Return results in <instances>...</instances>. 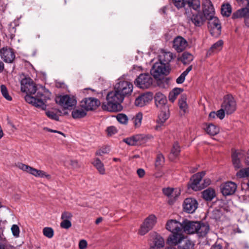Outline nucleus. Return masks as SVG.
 Returning a JSON list of instances; mask_svg holds the SVG:
<instances>
[{"label":"nucleus","instance_id":"cd10ccee","mask_svg":"<svg viewBox=\"0 0 249 249\" xmlns=\"http://www.w3.org/2000/svg\"><path fill=\"white\" fill-rule=\"evenodd\" d=\"M155 102L157 107H161L166 104L167 101L165 95L160 92H158L155 96Z\"/></svg>","mask_w":249,"mask_h":249},{"label":"nucleus","instance_id":"a18cd8bd","mask_svg":"<svg viewBox=\"0 0 249 249\" xmlns=\"http://www.w3.org/2000/svg\"><path fill=\"white\" fill-rule=\"evenodd\" d=\"M0 91L3 97L8 101H11L12 100V97L9 94L8 89L4 85L0 86Z\"/></svg>","mask_w":249,"mask_h":249},{"label":"nucleus","instance_id":"a211bd4d","mask_svg":"<svg viewBox=\"0 0 249 249\" xmlns=\"http://www.w3.org/2000/svg\"><path fill=\"white\" fill-rule=\"evenodd\" d=\"M203 12L202 13L207 19L214 16V8L210 0H203Z\"/></svg>","mask_w":249,"mask_h":249},{"label":"nucleus","instance_id":"6e6552de","mask_svg":"<svg viewBox=\"0 0 249 249\" xmlns=\"http://www.w3.org/2000/svg\"><path fill=\"white\" fill-rule=\"evenodd\" d=\"M101 104L100 101L93 97L85 98L80 102L81 108L86 111H92L96 109Z\"/></svg>","mask_w":249,"mask_h":249},{"label":"nucleus","instance_id":"9b49d317","mask_svg":"<svg viewBox=\"0 0 249 249\" xmlns=\"http://www.w3.org/2000/svg\"><path fill=\"white\" fill-rule=\"evenodd\" d=\"M186 14L189 20H191L196 26H201L207 19V18L203 14L199 11L196 12L195 13H192V15H191L189 11H186Z\"/></svg>","mask_w":249,"mask_h":249},{"label":"nucleus","instance_id":"5fc2aeb1","mask_svg":"<svg viewBox=\"0 0 249 249\" xmlns=\"http://www.w3.org/2000/svg\"><path fill=\"white\" fill-rule=\"evenodd\" d=\"M178 104L180 109L182 110L184 113L186 112L187 110L188 106L185 100L183 98L179 100Z\"/></svg>","mask_w":249,"mask_h":249},{"label":"nucleus","instance_id":"dca6fc26","mask_svg":"<svg viewBox=\"0 0 249 249\" xmlns=\"http://www.w3.org/2000/svg\"><path fill=\"white\" fill-rule=\"evenodd\" d=\"M183 225L176 220L170 219L166 224V229L172 233L182 232Z\"/></svg>","mask_w":249,"mask_h":249},{"label":"nucleus","instance_id":"a19ab883","mask_svg":"<svg viewBox=\"0 0 249 249\" xmlns=\"http://www.w3.org/2000/svg\"><path fill=\"white\" fill-rule=\"evenodd\" d=\"M183 91V89L181 88H176L172 89L169 93V100L172 102H174L177 96Z\"/></svg>","mask_w":249,"mask_h":249},{"label":"nucleus","instance_id":"f8f14e48","mask_svg":"<svg viewBox=\"0 0 249 249\" xmlns=\"http://www.w3.org/2000/svg\"><path fill=\"white\" fill-rule=\"evenodd\" d=\"M163 193L168 198V203L172 205L177 199L180 194V190L173 188H165L162 189Z\"/></svg>","mask_w":249,"mask_h":249},{"label":"nucleus","instance_id":"f03ea898","mask_svg":"<svg viewBox=\"0 0 249 249\" xmlns=\"http://www.w3.org/2000/svg\"><path fill=\"white\" fill-rule=\"evenodd\" d=\"M51 93L48 89H44L43 93L38 91L35 96L26 95L25 101L35 107L45 110L47 101L51 99Z\"/></svg>","mask_w":249,"mask_h":249},{"label":"nucleus","instance_id":"f3484780","mask_svg":"<svg viewBox=\"0 0 249 249\" xmlns=\"http://www.w3.org/2000/svg\"><path fill=\"white\" fill-rule=\"evenodd\" d=\"M232 17L233 18H244L246 25L249 27V5L234 12Z\"/></svg>","mask_w":249,"mask_h":249},{"label":"nucleus","instance_id":"3c124183","mask_svg":"<svg viewBox=\"0 0 249 249\" xmlns=\"http://www.w3.org/2000/svg\"><path fill=\"white\" fill-rule=\"evenodd\" d=\"M164 162V158L161 154H159L157 155L156 161H155V165L157 167H161Z\"/></svg>","mask_w":249,"mask_h":249},{"label":"nucleus","instance_id":"79ce46f5","mask_svg":"<svg viewBox=\"0 0 249 249\" xmlns=\"http://www.w3.org/2000/svg\"><path fill=\"white\" fill-rule=\"evenodd\" d=\"M192 70V66H189L176 79L177 83L182 84L185 80L186 76L188 73Z\"/></svg>","mask_w":249,"mask_h":249},{"label":"nucleus","instance_id":"aec40b11","mask_svg":"<svg viewBox=\"0 0 249 249\" xmlns=\"http://www.w3.org/2000/svg\"><path fill=\"white\" fill-rule=\"evenodd\" d=\"M0 55L3 61L7 63H12L15 57L13 50L7 47L0 49Z\"/></svg>","mask_w":249,"mask_h":249},{"label":"nucleus","instance_id":"4be33fe9","mask_svg":"<svg viewBox=\"0 0 249 249\" xmlns=\"http://www.w3.org/2000/svg\"><path fill=\"white\" fill-rule=\"evenodd\" d=\"M245 156L244 151H235L232 153L231 156L232 164L236 169H239L241 167L240 159L243 158Z\"/></svg>","mask_w":249,"mask_h":249},{"label":"nucleus","instance_id":"9d476101","mask_svg":"<svg viewBox=\"0 0 249 249\" xmlns=\"http://www.w3.org/2000/svg\"><path fill=\"white\" fill-rule=\"evenodd\" d=\"M207 19L209 20L208 27L211 35L215 37L218 36L221 34V29L218 18L214 16Z\"/></svg>","mask_w":249,"mask_h":249},{"label":"nucleus","instance_id":"bf43d9fd","mask_svg":"<svg viewBox=\"0 0 249 249\" xmlns=\"http://www.w3.org/2000/svg\"><path fill=\"white\" fill-rule=\"evenodd\" d=\"M72 217V214L68 212H64L62 213L61 219L62 220H70Z\"/></svg>","mask_w":249,"mask_h":249},{"label":"nucleus","instance_id":"7c9ffc66","mask_svg":"<svg viewBox=\"0 0 249 249\" xmlns=\"http://www.w3.org/2000/svg\"><path fill=\"white\" fill-rule=\"evenodd\" d=\"M169 117V113L168 110L166 111H161L159 114L158 119L157 120L158 125L156 126V128L158 129V128L162 125L163 123L167 120Z\"/></svg>","mask_w":249,"mask_h":249},{"label":"nucleus","instance_id":"680f3d73","mask_svg":"<svg viewBox=\"0 0 249 249\" xmlns=\"http://www.w3.org/2000/svg\"><path fill=\"white\" fill-rule=\"evenodd\" d=\"M226 111L221 107V109L216 112V116L220 119H223L225 117Z\"/></svg>","mask_w":249,"mask_h":249},{"label":"nucleus","instance_id":"13d9d810","mask_svg":"<svg viewBox=\"0 0 249 249\" xmlns=\"http://www.w3.org/2000/svg\"><path fill=\"white\" fill-rule=\"evenodd\" d=\"M11 230L13 235L15 237H18L19 233V229L18 225H13L12 226Z\"/></svg>","mask_w":249,"mask_h":249},{"label":"nucleus","instance_id":"4468645a","mask_svg":"<svg viewBox=\"0 0 249 249\" xmlns=\"http://www.w3.org/2000/svg\"><path fill=\"white\" fill-rule=\"evenodd\" d=\"M156 221V217L154 215H150L144 221L141 226V235H144L151 230Z\"/></svg>","mask_w":249,"mask_h":249},{"label":"nucleus","instance_id":"09e8293b","mask_svg":"<svg viewBox=\"0 0 249 249\" xmlns=\"http://www.w3.org/2000/svg\"><path fill=\"white\" fill-rule=\"evenodd\" d=\"M117 120L122 124H126L128 122L127 116L123 113H119L116 116Z\"/></svg>","mask_w":249,"mask_h":249},{"label":"nucleus","instance_id":"473e14b6","mask_svg":"<svg viewBox=\"0 0 249 249\" xmlns=\"http://www.w3.org/2000/svg\"><path fill=\"white\" fill-rule=\"evenodd\" d=\"M123 142L131 146L138 145L140 142V135H136L130 138L124 139Z\"/></svg>","mask_w":249,"mask_h":249},{"label":"nucleus","instance_id":"b1692460","mask_svg":"<svg viewBox=\"0 0 249 249\" xmlns=\"http://www.w3.org/2000/svg\"><path fill=\"white\" fill-rule=\"evenodd\" d=\"M173 59V53L170 52H166L163 50L160 51L159 55V62L167 66Z\"/></svg>","mask_w":249,"mask_h":249},{"label":"nucleus","instance_id":"e2e57ef3","mask_svg":"<svg viewBox=\"0 0 249 249\" xmlns=\"http://www.w3.org/2000/svg\"><path fill=\"white\" fill-rule=\"evenodd\" d=\"M107 131L108 135L111 136L117 133V129L114 126H111L107 128Z\"/></svg>","mask_w":249,"mask_h":249},{"label":"nucleus","instance_id":"49530a36","mask_svg":"<svg viewBox=\"0 0 249 249\" xmlns=\"http://www.w3.org/2000/svg\"><path fill=\"white\" fill-rule=\"evenodd\" d=\"M236 176L240 178L249 176V167L240 169L237 172Z\"/></svg>","mask_w":249,"mask_h":249},{"label":"nucleus","instance_id":"69168bd1","mask_svg":"<svg viewBox=\"0 0 249 249\" xmlns=\"http://www.w3.org/2000/svg\"><path fill=\"white\" fill-rule=\"evenodd\" d=\"M87 246V242L85 240H81L79 243V248L80 249H85Z\"/></svg>","mask_w":249,"mask_h":249},{"label":"nucleus","instance_id":"de8ad7c7","mask_svg":"<svg viewBox=\"0 0 249 249\" xmlns=\"http://www.w3.org/2000/svg\"><path fill=\"white\" fill-rule=\"evenodd\" d=\"M225 242L222 239L218 238L215 243L212 246L211 249H223Z\"/></svg>","mask_w":249,"mask_h":249},{"label":"nucleus","instance_id":"6e6d98bb","mask_svg":"<svg viewBox=\"0 0 249 249\" xmlns=\"http://www.w3.org/2000/svg\"><path fill=\"white\" fill-rule=\"evenodd\" d=\"M45 114L48 118L57 121H59V116L54 112L47 111H46Z\"/></svg>","mask_w":249,"mask_h":249},{"label":"nucleus","instance_id":"a878e982","mask_svg":"<svg viewBox=\"0 0 249 249\" xmlns=\"http://www.w3.org/2000/svg\"><path fill=\"white\" fill-rule=\"evenodd\" d=\"M184 236L182 232L172 233L167 239V242L169 244L177 245L180 243L184 239Z\"/></svg>","mask_w":249,"mask_h":249},{"label":"nucleus","instance_id":"2eb2a0df","mask_svg":"<svg viewBox=\"0 0 249 249\" xmlns=\"http://www.w3.org/2000/svg\"><path fill=\"white\" fill-rule=\"evenodd\" d=\"M198 206L197 201L193 198H186L183 204V210L185 212L192 213L196 210Z\"/></svg>","mask_w":249,"mask_h":249},{"label":"nucleus","instance_id":"1a4fd4ad","mask_svg":"<svg viewBox=\"0 0 249 249\" xmlns=\"http://www.w3.org/2000/svg\"><path fill=\"white\" fill-rule=\"evenodd\" d=\"M18 167L23 171H26L36 177L45 178L48 179H50L51 178V175L47 174L45 172L41 170H37L29 165L20 163L18 164Z\"/></svg>","mask_w":249,"mask_h":249},{"label":"nucleus","instance_id":"7ed1b4c3","mask_svg":"<svg viewBox=\"0 0 249 249\" xmlns=\"http://www.w3.org/2000/svg\"><path fill=\"white\" fill-rule=\"evenodd\" d=\"M168 66H166L160 62H156L153 65L151 69V74L156 80H158L160 77L167 75L168 73Z\"/></svg>","mask_w":249,"mask_h":249},{"label":"nucleus","instance_id":"e433bc0d","mask_svg":"<svg viewBox=\"0 0 249 249\" xmlns=\"http://www.w3.org/2000/svg\"><path fill=\"white\" fill-rule=\"evenodd\" d=\"M205 130L208 134L212 136L216 135L219 131V128L212 124H206Z\"/></svg>","mask_w":249,"mask_h":249},{"label":"nucleus","instance_id":"393cba45","mask_svg":"<svg viewBox=\"0 0 249 249\" xmlns=\"http://www.w3.org/2000/svg\"><path fill=\"white\" fill-rule=\"evenodd\" d=\"M198 225L196 233L199 237H205L210 231L209 224L201 222H198Z\"/></svg>","mask_w":249,"mask_h":249},{"label":"nucleus","instance_id":"774afa93","mask_svg":"<svg viewBox=\"0 0 249 249\" xmlns=\"http://www.w3.org/2000/svg\"><path fill=\"white\" fill-rule=\"evenodd\" d=\"M44 129L45 130H46L47 131H49V132H53V133H57L58 134H61L62 135V136H63L64 137H66V135L64 133H62V132L61 131H57V130H53V129H50V128H49L48 127H45L44 128Z\"/></svg>","mask_w":249,"mask_h":249},{"label":"nucleus","instance_id":"37998d69","mask_svg":"<svg viewBox=\"0 0 249 249\" xmlns=\"http://www.w3.org/2000/svg\"><path fill=\"white\" fill-rule=\"evenodd\" d=\"M231 13V8L229 4H223L221 7V14L225 17H229Z\"/></svg>","mask_w":249,"mask_h":249},{"label":"nucleus","instance_id":"c9c22d12","mask_svg":"<svg viewBox=\"0 0 249 249\" xmlns=\"http://www.w3.org/2000/svg\"><path fill=\"white\" fill-rule=\"evenodd\" d=\"M91 163L96 167L100 174L104 175L105 174V169L104 164L102 162L100 159L97 158L94 159Z\"/></svg>","mask_w":249,"mask_h":249},{"label":"nucleus","instance_id":"ea45409f","mask_svg":"<svg viewBox=\"0 0 249 249\" xmlns=\"http://www.w3.org/2000/svg\"><path fill=\"white\" fill-rule=\"evenodd\" d=\"M180 151V147L178 142H175L171 149V153L169 156V159L174 160L179 154Z\"/></svg>","mask_w":249,"mask_h":249},{"label":"nucleus","instance_id":"ddd939ff","mask_svg":"<svg viewBox=\"0 0 249 249\" xmlns=\"http://www.w3.org/2000/svg\"><path fill=\"white\" fill-rule=\"evenodd\" d=\"M205 175V172L202 171L193 175L190 179L189 187L195 191L202 189L203 187L200 184V182Z\"/></svg>","mask_w":249,"mask_h":249},{"label":"nucleus","instance_id":"c85d7f7f","mask_svg":"<svg viewBox=\"0 0 249 249\" xmlns=\"http://www.w3.org/2000/svg\"><path fill=\"white\" fill-rule=\"evenodd\" d=\"M190 10H194L195 12H198L200 9V1L199 0H187L186 2V11H188L187 8Z\"/></svg>","mask_w":249,"mask_h":249},{"label":"nucleus","instance_id":"20e7f679","mask_svg":"<svg viewBox=\"0 0 249 249\" xmlns=\"http://www.w3.org/2000/svg\"><path fill=\"white\" fill-rule=\"evenodd\" d=\"M37 89L33 80L30 77H25L21 81V90L26 92V95L32 96L36 93Z\"/></svg>","mask_w":249,"mask_h":249},{"label":"nucleus","instance_id":"6ab92c4d","mask_svg":"<svg viewBox=\"0 0 249 249\" xmlns=\"http://www.w3.org/2000/svg\"><path fill=\"white\" fill-rule=\"evenodd\" d=\"M198 221L185 220L182 223V230L187 234H195L198 225Z\"/></svg>","mask_w":249,"mask_h":249},{"label":"nucleus","instance_id":"052dcab7","mask_svg":"<svg viewBox=\"0 0 249 249\" xmlns=\"http://www.w3.org/2000/svg\"><path fill=\"white\" fill-rule=\"evenodd\" d=\"M134 120V124L135 127H138L139 126V124L140 123V112H138L135 116L133 118Z\"/></svg>","mask_w":249,"mask_h":249},{"label":"nucleus","instance_id":"412c9836","mask_svg":"<svg viewBox=\"0 0 249 249\" xmlns=\"http://www.w3.org/2000/svg\"><path fill=\"white\" fill-rule=\"evenodd\" d=\"M237 189L236 184L231 181L224 183L221 185V190L224 196H230L233 194Z\"/></svg>","mask_w":249,"mask_h":249},{"label":"nucleus","instance_id":"4d7b16f0","mask_svg":"<svg viewBox=\"0 0 249 249\" xmlns=\"http://www.w3.org/2000/svg\"><path fill=\"white\" fill-rule=\"evenodd\" d=\"M71 226V223L70 220H63L60 223V227L62 228L68 229Z\"/></svg>","mask_w":249,"mask_h":249},{"label":"nucleus","instance_id":"8fccbe9b","mask_svg":"<svg viewBox=\"0 0 249 249\" xmlns=\"http://www.w3.org/2000/svg\"><path fill=\"white\" fill-rule=\"evenodd\" d=\"M43 233L46 237L51 238L54 234L53 229L50 227H45L43 229Z\"/></svg>","mask_w":249,"mask_h":249},{"label":"nucleus","instance_id":"c03bdc74","mask_svg":"<svg viewBox=\"0 0 249 249\" xmlns=\"http://www.w3.org/2000/svg\"><path fill=\"white\" fill-rule=\"evenodd\" d=\"M194 243L190 240L186 239L182 245L178 246V249H193Z\"/></svg>","mask_w":249,"mask_h":249},{"label":"nucleus","instance_id":"423d86ee","mask_svg":"<svg viewBox=\"0 0 249 249\" xmlns=\"http://www.w3.org/2000/svg\"><path fill=\"white\" fill-rule=\"evenodd\" d=\"M132 89V84L126 81H119L115 84L114 87V89L117 90L124 98L131 93Z\"/></svg>","mask_w":249,"mask_h":249},{"label":"nucleus","instance_id":"0e129e2a","mask_svg":"<svg viewBox=\"0 0 249 249\" xmlns=\"http://www.w3.org/2000/svg\"><path fill=\"white\" fill-rule=\"evenodd\" d=\"M70 165L73 169H77L80 168L81 166L77 160H71Z\"/></svg>","mask_w":249,"mask_h":249},{"label":"nucleus","instance_id":"338daca9","mask_svg":"<svg viewBox=\"0 0 249 249\" xmlns=\"http://www.w3.org/2000/svg\"><path fill=\"white\" fill-rule=\"evenodd\" d=\"M238 3L241 6H247L249 5V0H236Z\"/></svg>","mask_w":249,"mask_h":249},{"label":"nucleus","instance_id":"f704fd0d","mask_svg":"<svg viewBox=\"0 0 249 249\" xmlns=\"http://www.w3.org/2000/svg\"><path fill=\"white\" fill-rule=\"evenodd\" d=\"M153 99V94L150 92L141 93V107L149 104Z\"/></svg>","mask_w":249,"mask_h":249},{"label":"nucleus","instance_id":"2f4dec72","mask_svg":"<svg viewBox=\"0 0 249 249\" xmlns=\"http://www.w3.org/2000/svg\"><path fill=\"white\" fill-rule=\"evenodd\" d=\"M202 195L203 198L206 201H211L216 196L214 190L211 188L204 190Z\"/></svg>","mask_w":249,"mask_h":249},{"label":"nucleus","instance_id":"72a5a7b5","mask_svg":"<svg viewBox=\"0 0 249 249\" xmlns=\"http://www.w3.org/2000/svg\"><path fill=\"white\" fill-rule=\"evenodd\" d=\"M87 111L83 108H75L71 113L73 118L75 119H81L85 117L87 115Z\"/></svg>","mask_w":249,"mask_h":249},{"label":"nucleus","instance_id":"bb28decb","mask_svg":"<svg viewBox=\"0 0 249 249\" xmlns=\"http://www.w3.org/2000/svg\"><path fill=\"white\" fill-rule=\"evenodd\" d=\"M153 83V78L149 74H141V89H148Z\"/></svg>","mask_w":249,"mask_h":249},{"label":"nucleus","instance_id":"864d4df0","mask_svg":"<svg viewBox=\"0 0 249 249\" xmlns=\"http://www.w3.org/2000/svg\"><path fill=\"white\" fill-rule=\"evenodd\" d=\"M110 151L109 146H106L102 147L100 149L97 151L95 153L96 156H102L103 154H107Z\"/></svg>","mask_w":249,"mask_h":249},{"label":"nucleus","instance_id":"f257e3e1","mask_svg":"<svg viewBox=\"0 0 249 249\" xmlns=\"http://www.w3.org/2000/svg\"><path fill=\"white\" fill-rule=\"evenodd\" d=\"M107 103H103L102 108L109 112H118L123 109L121 103L124 100L121 94L117 90L109 92L106 97Z\"/></svg>","mask_w":249,"mask_h":249},{"label":"nucleus","instance_id":"5701e85b","mask_svg":"<svg viewBox=\"0 0 249 249\" xmlns=\"http://www.w3.org/2000/svg\"><path fill=\"white\" fill-rule=\"evenodd\" d=\"M187 45V41L182 37L178 36L174 40L173 47L178 52L183 51Z\"/></svg>","mask_w":249,"mask_h":249},{"label":"nucleus","instance_id":"58836bf2","mask_svg":"<svg viewBox=\"0 0 249 249\" xmlns=\"http://www.w3.org/2000/svg\"><path fill=\"white\" fill-rule=\"evenodd\" d=\"M194 59L193 55L188 52H185L180 58L181 62L185 65L189 64Z\"/></svg>","mask_w":249,"mask_h":249},{"label":"nucleus","instance_id":"0eeeda50","mask_svg":"<svg viewBox=\"0 0 249 249\" xmlns=\"http://www.w3.org/2000/svg\"><path fill=\"white\" fill-rule=\"evenodd\" d=\"M221 107L226 111L227 114H231L234 112L236 108V103L233 96L231 95H226Z\"/></svg>","mask_w":249,"mask_h":249},{"label":"nucleus","instance_id":"c756f323","mask_svg":"<svg viewBox=\"0 0 249 249\" xmlns=\"http://www.w3.org/2000/svg\"><path fill=\"white\" fill-rule=\"evenodd\" d=\"M152 240L154 243V248H161L164 245V241L163 238L157 233H154L152 235Z\"/></svg>","mask_w":249,"mask_h":249},{"label":"nucleus","instance_id":"4c0bfd02","mask_svg":"<svg viewBox=\"0 0 249 249\" xmlns=\"http://www.w3.org/2000/svg\"><path fill=\"white\" fill-rule=\"evenodd\" d=\"M223 44L222 40H219L213 44L207 52V54L211 55L212 53H216L221 50Z\"/></svg>","mask_w":249,"mask_h":249},{"label":"nucleus","instance_id":"603ef678","mask_svg":"<svg viewBox=\"0 0 249 249\" xmlns=\"http://www.w3.org/2000/svg\"><path fill=\"white\" fill-rule=\"evenodd\" d=\"M173 3L178 8L184 7L186 8V2L185 0H173Z\"/></svg>","mask_w":249,"mask_h":249},{"label":"nucleus","instance_id":"39448f33","mask_svg":"<svg viewBox=\"0 0 249 249\" xmlns=\"http://www.w3.org/2000/svg\"><path fill=\"white\" fill-rule=\"evenodd\" d=\"M55 102L64 109H71L76 104V101L74 97H71L68 95L57 97Z\"/></svg>","mask_w":249,"mask_h":249}]
</instances>
